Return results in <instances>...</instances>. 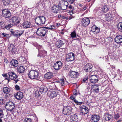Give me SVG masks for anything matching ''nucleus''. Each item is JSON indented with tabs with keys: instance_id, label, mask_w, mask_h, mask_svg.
I'll use <instances>...</instances> for the list:
<instances>
[{
	"instance_id": "f257e3e1",
	"label": "nucleus",
	"mask_w": 122,
	"mask_h": 122,
	"mask_svg": "<svg viewBox=\"0 0 122 122\" xmlns=\"http://www.w3.org/2000/svg\"><path fill=\"white\" fill-rule=\"evenodd\" d=\"M28 76L32 79H37L39 77V71L36 70H31L28 73Z\"/></svg>"
},
{
	"instance_id": "f03ea898",
	"label": "nucleus",
	"mask_w": 122,
	"mask_h": 122,
	"mask_svg": "<svg viewBox=\"0 0 122 122\" xmlns=\"http://www.w3.org/2000/svg\"><path fill=\"white\" fill-rule=\"evenodd\" d=\"M47 28L46 27H41L38 28L36 32L37 35L38 36H44L47 33Z\"/></svg>"
},
{
	"instance_id": "7ed1b4c3",
	"label": "nucleus",
	"mask_w": 122,
	"mask_h": 122,
	"mask_svg": "<svg viewBox=\"0 0 122 122\" xmlns=\"http://www.w3.org/2000/svg\"><path fill=\"white\" fill-rule=\"evenodd\" d=\"M46 18L43 16H38L35 19V21L37 25H43L45 24Z\"/></svg>"
},
{
	"instance_id": "20e7f679",
	"label": "nucleus",
	"mask_w": 122,
	"mask_h": 122,
	"mask_svg": "<svg viewBox=\"0 0 122 122\" xmlns=\"http://www.w3.org/2000/svg\"><path fill=\"white\" fill-rule=\"evenodd\" d=\"M5 107L7 111L11 112L15 108V105L12 102H8L6 103Z\"/></svg>"
},
{
	"instance_id": "39448f33",
	"label": "nucleus",
	"mask_w": 122,
	"mask_h": 122,
	"mask_svg": "<svg viewBox=\"0 0 122 122\" xmlns=\"http://www.w3.org/2000/svg\"><path fill=\"white\" fill-rule=\"evenodd\" d=\"M74 54L72 52L66 54V59L67 61H71L74 60Z\"/></svg>"
},
{
	"instance_id": "423d86ee",
	"label": "nucleus",
	"mask_w": 122,
	"mask_h": 122,
	"mask_svg": "<svg viewBox=\"0 0 122 122\" xmlns=\"http://www.w3.org/2000/svg\"><path fill=\"white\" fill-rule=\"evenodd\" d=\"M71 111V107L67 106L64 108L63 110V113L64 115H69L70 114Z\"/></svg>"
},
{
	"instance_id": "0eeeda50",
	"label": "nucleus",
	"mask_w": 122,
	"mask_h": 122,
	"mask_svg": "<svg viewBox=\"0 0 122 122\" xmlns=\"http://www.w3.org/2000/svg\"><path fill=\"white\" fill-rule=\"evenodd\" d=\"M2 15L4 17L8 18L11 16V13L8 9H5L2 10Z\"/></svg>"
},
{
	"instance_id": "6e6552de",
	"label": "nucleus",
	"mask_w": 122,
	"mask_h": 122,
	"mask_svg": "<svg viewBox=\"0 0 122 122\" xmlns=\"http://www.w3.org/2000/svg\"><path fill=\"white\" fill-rule=\"evenodd\" d=\"M115 16V15L114 14H112L111 12H109L106 15V20L109 21L114 19Z\"/></svg>"
},
{
	"instance_id": "1a4fd4ad",
	"label": "nucleus",
	"mask_w": 122,
	"mask_h": 122,
	"mask_svg": "<svg viewBox=\"0 0 122 122\" xmlns=\"http://www.w3.org/2000/svg\"><path fill=\"white\" fill-rule=\"evenodd\" d=\"M90 22V20L87 17H84L81 20V24L84 26H87L89 24Z\"/></svg>"
},
{
	"instance_id": "9d476101",
	"label": "nucleus",
	"mask_w": 122,
	"mask_h": 122,
	"mask_svg": "<svg viewBox=\"0 0 122 122\" xmlns=\"http://www.w3.org/2000/svg\"><path fill=\"white\" fill-rule=\"evenodd\" d=\"M98 77L96 75L91 76L90 78V82L93 83H97L98 81Z\"/></svg>"
},
{
	"instance_id": "9b49d317",
	"label": "nucleus",
	"mask_w": 122,
	"mask_h": 122,
	"mask_svg": "<svg viewBox=\"0 0 122 122\" xmlns=\"http://www.w3.org/2000/svg\"><path fill=\"white\" fill-rule=\"evenodd\" d=\"M79 73L77 71L70 70V77L73 78H76L79 75Z\"/></svg>"
},
{
	"instance_id": "f8f14e48",
	"label": "nucleus",
	"mask_w": 122,
	"mask_h": 122,
	"mask_svg": "<svg viewBox=\"0 0 122 122\" xmlns=\"http://www.w3.org/2000/svg\"><path fill=\"white\" fill-rule=\"evenodd\" d=\"M52 11L54 13L61 12L59 6L58 5H54L52 8Z\"/></svg>"
},
{
	"instance_id": "ddd939ff",
	"label": "nucleus",
	"mask_w": 122,
	"mask_h": 122,
	"mask_svg": "<svg viewBox=\"0 0 122 122\" xmlns=\"http://www.w3.org/2000/svg\"><path fill=\"white\" fill-rule=\"evenodd\" d=\"M81 112L82 114H87L88 112V109L84 105L80 107Z\"/></svg>"
},
{
	"instance_id": "4468645a",
	"label": "nucleus",
	"mask_w": 122,
	"mask_h": 122,
	"mask_svg": "<svg viewBox=\"0 0 122 122\" xmlns=\"http://www.w3.org/2000/svg\"><path fill=\"white\" fill-rule=\"evenodd\" d=\"M100 118L97 115H93L92 116L91 121L92 122H97L99 121Z\"/></svg>"
},
{
	"instance_id": "2eb2a0df",
	"label": "nucleus",
	"mask_w": 122,
	"mask_h": 122,
	"mask_svg": "<svg viewBox=\"0 0 122 122\" xmlns=\"http://www.w3.org/2000/svg\"><path fill=\"white\" fill-rule=\"evenodd\" d=\"M14 96L16 99L20 100L23 98V95L22 92L19 91L17 93H15Z\"/></svg>"
},
{
	"instance_id": "dca6fc26",
	"label": "nucleus",
	"mask_w": 122,
	"mask_h": 122,
	"mask_svg": "<svg viewBox=\"0 0 122 122\" xmlns=\"http://www.w3.org/2000/svg\"><path fill=\"white\" fill-rule=\"evenodd\" d=\"M22 25L23 26L24 28L26 29L31 28L32 27L31 23L28 21L24 22L22 23Z\"/></svg>"
},
{
	"instance_id": "f3484780",
	"label": "nucleus",
	"mask_w": 122,
	"mask_h": 122,
	"mask_svg": "<svg viewBox=\"0 0 122 122\" xmlns=\"http://www.w3.org/2000/svg\"><path fill=\"white\" fill-rule=\"evenodd\" d=\"M11 20L12 23L15 25H16L17 24H19L20 22V18L16 16H15L13 17L11 19Z\"/></svg>"
},
{
	"instance_id": "a211bd4d",
	"label": "nucleus",
	"mask_w": 122,
	"mask_h": 122,
	"mask_svg": "<svg viewBox=\"0 0 122 122\" xmlns=\"http://www.w3.org/2000/svg\"><path fill=\"white\" fill-rule=\"evenodd\" d=\"M8 48L9 51L12 52V54H14L16 52V49L15 48V46L13 44H10Z\"/></svg>"
},
{
	"instance_id": "6ab92c4d",
	"label": "nucleus",
	"mask_w": 122,
	"mask_h": 122,
	"mask_svg": "<svg viewBox=\"0 0 122 122\" xmlns=\"http://www.w3.org/2000/svg\"><path fill=\"white\" fill-rule=\"evenodd\" d=\"M9 78L12 80L16 79L18 76L13 72H10L8 73Z\"/></svg>"
},
{
	"instance_id": "aec40b11",
	"label": "nucleus",
	"mask_w": 122,
	"mask_h": 122,
	"mask_svg": "<svg viewBox=\"0 0 122 122\" xmlns=\"http://www.w3.org/2000/svg\"><path fill=\"white\" fill-rule=\"evenodd\" d=\"M39 53L37 55V56L40 57H44L47 54V52L43 50L38 49Z\"/></svg>"
},
{
	"instance_id": "412c9836",
	"label": "nucleus",
	"mask_w": 122,
	"mask_h": 122,
	"mask_svg": "<svg viewBox=\"0 0 122 122\" xmlns=\"http://www.w3.org/2000/svg\"><path fill=\"white\" fill-rule=\"evenodd\" d=\"M115 42L117 44L121 43L122 42V36L120 35H117L115 38Z\"/></svg>"
},
{
	"instance_id": "4be33fe9",
	"label": "nucleus",
	"mask_w": 122,
	"mask_h": 122,
	"mask_svg": "<svg viewBox=\"0 0 122 122\" xmlns=\"http://www.w3.org/2000/svg\"><path fill=\"white\" fill-rule=\"evenodd\" d=\"M46 85H46V86H45L44 85H41V86L39 89L40 92H45L47 91L48 89L46 86L49 85L48 84H47Z\"/></svg>"
},
{
	"instance_id": "5701e85b",
	"label": "nucleus",
	"mask_w": 122,
	"mask_h": 122,
	"mask_svg": "<svg viewBox=\"0 0 122 122\" xmlns=\"http://www.w3.org/2000/svg\"><path fill=\"white\" fill-rule=\"evenodd\" d=\"M91 30L94 32L95 34L97 33L100 31V28L95 25H93L91 28Z\"/></svg>"
},
{
	"instance_id": "b1692460",
	"label": "nucleus",
	"mask_w": 122,
	"mask_h": 122,
	"mask_svg": "<svg viewBox=\"0 0 122 122\" xmlns=\"http://www.w3.org/2000/svg\"><path fill=\"white\" fill-rule=\"evenodd\" d=\"M63 41L62 40H59L56 42L55 45L58 48H59L64 45Z\"/></svg>"
},
{
	"instance_id": "393cba45",
	"label": "nucleus",
	"mask_w": 122,
	"mask_h": 122,
	"mask_svg": "<svg viewBox=\"0 0 122 122\" xmlns=\"http://www.w3.org/2000/svg\"><path fill=\"white\" fill-rule=\"evenodd\" d=\"M53 76V74L51 72H47L44 75V78L46 79H51Z\"/></svg>"
},
{
	"instance_id": "a878e982",
	"label": "nucleus",
	"mask_w": 122,
	"mask_h": 122,
	"mask_svg": "<svg viewBox=\"0 0 122 122\" xmlns=\"http://www.w3.org/2000/svg\"><path fill=\"white\" fill-rule=\"evenodd\" d=\"M56 92L53 91L49 92L48 93L49 97L51 98H53L56 97L57 96Z\"/></svg>"
},
{
	"instance_id": "bb28decb",
	"label": "nucleus",
	"mask_w": 122,
	"mask_h": 122,
	"mask_svg": "<svg viewBox=\"0 0 122 122\" xmlns=\"http://www.w3.org/2000/svg\"><path fill=\"white\" fill-rule=\"evenodd\" d=\"M98 86V84L93 85L92 86L91 88L92 89H93L94 92H95L96 93L98 92L99 91Z\"/></svg>"
},
{
	"instance_id": "cd10ccee",
	"label": "nucleus",
	"mask_w": 122,
	"mask_h": 122,
	"mask_svg": "<svg viewBox=\"0 0 122 122\" xmlns=\"http://www.w3.org/2000/svg\"><path fill=\"white\" fill-rule=\"evenodd\" d=\"M61 6L65 7L64 9H66L68 6V2L64 0H62L61 1Z\"/></svg>"
},
{
	"instance_id": "c85d7f7f",
	"label": "nucleus",
	"mask_w": 122,
	"mask_h": 122,
	"mask_svg": "<svg viewBox=\"0 0 122 122\" xmlns=\"http://www.w3.org/2000/svg\"><path fill=\"white\" fill-rule=\"evenodd\" d=\"M10 63L13 66L15 67L18 66V62L17 60L13 59L11 61Z\"/></svg>"
},
{
	"instance_id": "c756f323",
	"label": "nucleus",
	"mask_w": 122,
	"mask_h": 122,
	"mask_svg": "<svg viewBox=\"0 0 122 122\" xmlns=\"http://www.w3.org/2000/svg\"><path fill=\"white\" fill-rule=\"evenodd\" d=\"M71 120L72 121L76 122L78 121V117L76 114H74L70 116Z\"/></svg>"
},
{
	"instance_id": "7c9ffc66",
	"label": "nucleus",
	"mask_w": 122,
	"mask_h": 122,
	"mask_svg": "<svg viewBox=\"0 0 122 122\" xmlns=\"http://www.w3.org/2000/svg\"><path fill=\"white\" fill-rule=\"evenodd\" d=\"M104 117L105 120L107 121H109L111 118V115L108 113L105 114Z\"/></svg>"
},
{
	"instance_id": "2f4dec72",
	"label": "nucleus",
	"mask_w": 122,
	"mask_h": 122,
	"mask_svg": "<svg viewBox=\"0 0 122 122\" xmlns=\"http://www.w3.org/2000/svg\"><path fill=\"white\" fill-rule=\"evenodd\" d=\"M11 90L9 88L5 87H4L3 89V91L5 93L8 94L10 92Z\"/></svg>"
},
{
	"instance_id": "473e14b6",
	"label": "nucleus",
	"mask_w": 122,
	"mask_h": 122,
	"mask_svg": "<svg viewBox=\"0 0 122 122\" xmlns=\"http://www.w3.org/2000/svg\"><path fill=\"white\" fill-rule=\"evenodd\" d=\"M109 9L108 6L106 5H104L102 8V11L103 12L105 13Z\"/></svg>"
},
{
	"instance_id": "72a5a7b5",
	"label": "nucleus",
	"mask_w": 122,
	"mask_h": 122,
	"mask_svg": "<svg viewBox=\"0 0 122 122\" xmlns=\"http://www.w3.org/2000/svg\"><path fill=\"white\" fill-rule=\"evenodd\" d=\"M67 1H68V2H69L70 4L71 5H69V6L68 7V8L69 9H71L73 8H74V7L71 5L74 2L75 0H66Z\"/></svg>"
},
{
	"instance_id": "f704fd0d",
	"label": "nucleus",
	"mask_w": 122,
	"mask_h": 122,
	"mask_svg": "<svg viewBox=\"0 0 122 122\" xmlns=\"http://www.w3.org/2000/svg\"><path fill=\"white\" fill-rule=\"evenodd\" d=\"M19 59L20 62L22 64H24L26 62L25 58L23 56L20 57L19 58Z\"/></svg>"
},
{
	"instance_id": "c9c22d12",
	"label": "nucleus",
	"mask_w": 122,
	"mask_h": 122,
	"mask_svg": "<svg viewBox=\"0 0 122 122\" xmlns=\"http://www.w3.org/2000/svg\"><path fill=\"white\" fill-rule=\"evenodd\" d=\"M117 28L119 30L122 32V22H120L118 23Z\"/></svg>"
},
{
	"instance_id": "e433bc0d",
	"label": "nucleus",
	"mask_w": 122,
	"mask_h": 122,
	"mask_svg": "<svg viewBox=\"0 0 122 122\" xmlns=\"http://www.w3.org/2000/svg\"><path fill=\"white\" fill-rule=\"evenodd\" d=\"M2 2L4 5H8L10 3V0H3Z\"/></svg>"
},
{
	"instance_id": "4c0bfd02",
	"label": "nucleus",
	"mask_w": 122,
	"mask_h": 122,
	"mask_svg": "<svg viewBox=\"0 0 122 122\" xmlns=\"http://www.w3.org/2000/svg\"><path fill=\"white\" fill-rule=\"evenodd\" d=\"M92 65L91 64H86L84 67V69H91L92 67Z\"/></svg>"
},
{
	"instance_id": "58836bf2",
	"label": "nucleus",
	"mask_w": 122,
	"mask_h": 122,
	"mask_svg": "<svg viewBox=\"0 0 122 122\" xmlns=\"http://www.w3.org/2000/svg\"><path fill=\"white\" fill-rule=\"evenodd\" d=\"M71 37L72 38H76V35L75 31L71 32L70 34Z\"/></svg>"
},
{
	"instance_id": "ea45409f",
	"label": "nucleus",
	"mask_w": 122,
	"mask_h": 122,
	"mask_svg": "<svg viewBox=\"0 0 122 122\" xmlns=\"http://www.w3.org/2000/svg\"><path fill=\"white\" fill-rule=\"evenodd\" d=\"M0 34L2 35V36L3 37H5L6 38H8L10 37V35L9 34H6L5 33H1Z\"/></svg>"
},
{
	"instance_id": "a19ab883",
	"label": "nucleus",
	"mask_w": 122,
	"mask_h": 122,
	"mask_svg": "<svg viewBox=\"0 0 122 122\" xmlns=\"http://www.w3.org/2000/svg\"><path fill=\"white\" fill-rule=\"evenodd\" d=\"M5 25L4 22L3 21L0 22V28H3Z\"/></svg>"
},
{
	"instance_id": "79ce46f5",
	"label": "nucleus",
	"mask_w": 122,
	"mask_h": 122,
	"mask_svg": "<svg viewBox=\"0 0 122 122\" xmlns=\"http://www.w3.org/2000/svg\"><path fill=\"white\" fill-rule=\"evenodd\" d=\"M13 25L12 24H9L8 25L5 26V27L7 29H9L11 27L13 26Z\"/></svg>"
},
{
	"instance_id": "37998d69",
	"label": "nucleus",
	"mask_w": 122,
	"mask_h": 122,
	"mask_svg": "<svg viewBox=\"0 0 122 122\" xmlns=\"http://www.w3.org/2000/svg\"><path fill=\"white\" fill-rule=\"evenodd\" d=\"M31 119L29 118H25L23 122H32Z\"/></svg>"
},
{
	"instance_id": "c03bdc74",
	"label": "nucleus",
	"mask_w": 122,
	"mask_h": 122,
	"mask_svg": "<svg viewBox=\"0 0 122 122\" xmlns=\"http://www.w3.org/2000/svg\"><path fill=\"white\" fill-rule=\"evenodd\" d=\"M24 31H21V30H17L16 33H17L18 34V35H19V36H20L23 34L24 32Z\"/></svg>"
},
{
	"instance_id": "a18cd8bd",
	"label": "nucleus",
	"mask_w": 122,
	"mask_h": 122,
	"mask_svg": "<svg viewBox=\"0 0 122 122\" xmlns=\"http://www.w3.org/2000/svg\"><path fill=\"white\" fill-rule=\"evenodd\" d=\"M58 69H60L62 68V63L61 61H58Z\"/></svg>"
},
{
	"instance_id": "49530a36",
	"label": "nucleus",
	"mask_w": 122,
	"mask_h": 122,
	"mask_svg": "<svg viewBox=\"0 0 122 122\" xmlns=\"http://www.w3.org/2000/svg\"><path fill=\"white\" fill-rule=\"evenodd\" d=\"M48 29L52 30L53 29H54L55 28V27L53 25H51L49 26V27H46Z\"/></svg>"
},
{
	"instance_id": "de8ad7c7",
	"label": "nucleus",
	"mask_w": 122,
	"mask_h": 122,
	"mask_svg": "<svg viewBox=\"0 0 122 122\" xmlns=\"http://www.w3.org/2000/svg\"><path fill=\"white\" fill-rule=\"evenodd\" d=\"M18 72L20 73H24L25 71V69H17Z\"/></svg>"
},
{
	"instance_id": "09e8293b",
	"label": "nucleus",
	"mask_w": 122,
	"mask_h": 122,
	"mask_svg": "<svg viewBox=\"0 0 122 122\" xmlns=\"http://www.w3.org/2000/svg\"><path fill=\"white\" fill-rule=\"evenodd\" d=\"M74 102L77 105H81L82 104L83 102H78V101L76 99H74Z\"/></svg>"
},
{
	"instance_id": "8fccbe9b",
	"label": "nucleus",
	"mask_w": 122,
	"mask_h": 122,
	"mask_svg": "<svg viewBox=\"0 0 122 122\" xmlns=\"http://www.w3.org/2000/svg\"><path fill=\"white\" fill-rule=\"evenodd\" d=\"M58 61H57L53 65V67L54 69H58Z\"/></svg>"
},
{
	"instance_id": "3c124183",
	"label": "nucleus",
	"mask_w": 122,
	"mask_h": 122,
	"mask_svg": "<svg viewBox=\"0 0 122 122\" xmlns=\"http://www.w3.org/2000/svg\"><path fill=\"white\" fill-rule=\"evenodd\" d=\"M40 93H42L40 92H39L38 90H37L35 92L36 96H39L40 95Z\"/></svg>"
},
{
	"instance_id": "603ef678",
	"label": "nucleus",
	"mask_w": 122,
	"mask_h": 122,
	"mask_svg": "<svg viewBox=\"0 0 122 122\" xmlns=\"http://www.w3.org/2000/svg\"><path fill=\"white\" fill-rule=\"evenodd\" d=\"M15 89L17 90H20V88L19 86L17 85H16L15 86Z\"/></svg>"
},
{
	"instance_id": "864d4df0",
	"label": "nucleus",
	"mask_w": 122,
	"mask_h": 122,
	"mask_svg": "<svg viewBox=\"0 0 122 122\" xmlns=\"http://www.w3.org/2000/svg\"><path fill=\"white\" fill-rule=\"evenodd\" d=\"M70 11H72L73 13H75L76 12V10H75V9L74 8L72 9H70Z\"/></svg>"
},
{
	"instance_id": "5fc2aeb1",
	"label": "nucleus",
	"mask_w": 122,
	"mask_h": 122,
	"mask_svg": "<svg viewBox=\"0 0 122 122\" xmlns=\"http://www.w3.org/2000/svg\"><path fill=\"white\" fill-rule=\"evenodd\" d=\"M60 7V11H61V12L62 11V10H66V9H63L64 8H65V7H64V6H59Z\"/></svg>"
},
{
	"instance_id": "6e6d98bb",
	"label": "nucleus",
	"mask_w": 122,
	"mask_h": 122,
	"mask_svg": "<svg viewBox=\"0 0 122 122\" xmlns=\"http://www.w3.org/2000/svg\"><path fill=\"white\" fill-rule=\"evenodd\" d=\"M77 91L76 90H74L73 91V93L74 95H75L76 96L77 95Z\"/></svg>"
},
{
	"instance_id": "4d7b16f0",
	"label": "nucleus",
	"mask_w": 122,
	"mask_h": 122,
	"mask_svg": "<svg viewBox=\"0 0 122 122\" xmlns=\"http://www.w3.org/2000/svg\"><path fill=\"white\" fill-rule=\"evenodd\" d=\"M2 75L5 78V79H8L7 76L6 74H2Z\"/></svg>"
},
{
	"instance_id": "13d9d810",
	"label": "nucleus",
	"mask_w": 122,
	"mask_h": 122,
	"mask_svg": "<svg viewBox=\"0 0 122 122\" xmlns=\"http://www.w3.org/2000/svg\"><path fill=\"white\" fill-rule=\"evenodd\" d=\"M115 118L116 119H117L118 118H119V115L117 114H115L114 115Z\"/></svg>"
},
{
	"instance_id": "bf43d9fd",
	"label": "nucleus",
	"mask_w": 122,
	"mask_h": 122,
	"mask_svg": "<svg viewBox=\"0 0 122 122\" xmlns=\"http://www.w3.org/2000/svg\"><path fill=\"white\" fill-rule=\"evenodd\" d=\"M4 116V114L3 112L0 113V118L1 119Z\"/></svg>"
},
{
	"instance_id": "052dcab7",
	"label": "nucleus",
	"mask_w": 122,
	"mask_h": 122,
	"mask_svg": "<svg viewBox=\"0 0 122 122\" xmlns=\"http://www.w3.org/2000/svg\"><path fill=\"white\" fill-rule=\"evenodd\" d=\"M21 68H22V69H25L24 67L22 65H20L19 66L17 67V69H21Z\"/></svg>"
},
{
	"instance_id": "680f3d73",
	"label": "nucleus",
	"mask_w": 122,
	"mask_h": 122,
	"mask_svg": "<svg viewBox=\"0 0 122 122\" xmlns=\"http://www.w3.org/2000/svg\"><path fill=\"white\" fill-rule=\"evenodd\" d=\"M13 81V82L15 84L16 83L19 81L18 79H15Z\"/></svg>"
},
{
	"instance_id": "e2e57ef3",
	"label": "nucleus",
	"mask_w": 122,
	"mask_h": 122,
	"mask_svg": "<svg viewBox=\"0 0 122 122\" xmlns=\"http://www.w3.org/2000/svg\"><path fill=\"white\" fill-rule=\"evenodd\" d=\"M75 16L73 15H71L68 18V19L70 20L74 18H75Z\"/></svg>"
},
{
	"instance_id": "0e129e2a",
	"label": "nucleus",
	"mask_w": 122,
	"mask_h": 122,
	"mask_svg": "<svg viewBox=\"0 0 122 122\" xmlns=\"http://www.w3.org/2000/svg\"><path fill=\"white\" fill-rule=\"evenodd\" d=\"M10 95V94H6L5 95V98L7 99Z\"/></svg>"
},
{
	"instance_id": "69168bd1",
	"label": "nucleus",
	"mask_w": 122,
	"mask_h": 122,
	"mask_svg": "<svg viewBox=\"0 0 122 122\" xmlns=\"http://www.w3.org/2000/svg\"><path fill=\"white\" fill-rule=\"evenodd\" d=\"M85 71L87 72H90L92 71L91 69H84Z\"/></svg>"
},
{
	"instance_id": "338daca9",
	"label": "nucleus",
	"mask_w": 122,
	"mask_h": 122,
	"mask_svg": "<svg viewBox=\"0 0 122 122\" xmlns=\"http://www.w3.org/2000/svg\"><path fill=\"white\" fill-rule=\"evenodd\" d=\"M4 61L5 63H6V64L8 63L9 62L8 61L7 59L6 58H5L4 60Z\"/></svg>"
},
{
	"instance_id": "774afa93",
	"label": "nucleus",
	"mask_w": 122,
	"mask_h": 122,
	"mask_svg": "<svg viewBox=\"0 0 122 122\" xmlns=\"http://www.w3.org/2000/svg\"><path fill=\"white\" fill-rule=\"evenodd\" d=\"M87 79V77H86L85 78H84L83 79V81L84 82H85L86 81Z\"/></svg>"
}]
</instances>
